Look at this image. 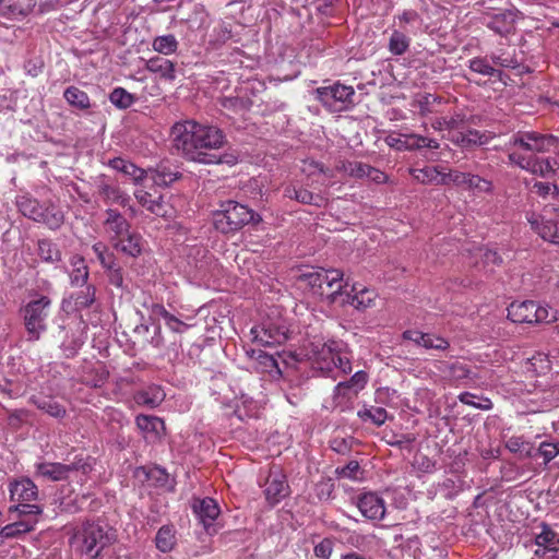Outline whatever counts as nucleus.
I'll return each instance as SVG.
<instances>
[{
    "instance_id": "7ed1b4c3",
    "label": "nucleus",
    "mask_w": 559,
    "mask_h": 559,
    "mask_svg": "<svg viewBox=\"0 0 559 559\" xmlns=\"http://www.w3.org/2000/svg\"><path fill=\"white\" fill-rule=\"evenodd\" d=\"M173 143L176 151L189 162L204 164L210 154L200 151V122L185 120L171 128Z\"/></svg>"
},
{
    "instance_id": "2eb2a0df",
    "label": "nucleus",
    "mask_w": 559,
    "mask_h": 559,
    "mask_svg": "<svg viewBox=\"0 0 559 559\" xmlns=\"http://www.w3.org/2000/svg\"><path fill=\"white\" fill-rule=\"evenodd\" d=\"M105 215L103 226L111 243L121 237L128 236L131 224L120 212L115 209H107Z\"/></svg>"
},
{
    "instance_id": "c85d7f7f",
    "label": "nucleus",
    "mask_w": 559,
    "mask_h": 559,
    "mask_svg": "<svg viewBox=\"0 0 559 559\" xmlns=\"http://www.w3.org/2000/svg\"><path fill=\"white\" fill-rule=\"evenodd\" d=\"M155 546L164 554L173 551L177 545V532L173 524H166L158 528L155 535Z\"/></svg>"
},
{
    "instance_id": "052dcab7",
    "label": "nucleus",
    "mask_w": 559,
    "mask_h": 559,
    "mask_svg": "<svg viewBox=\"0 0 559 559\" xmlns=\"http://www.w3.org/2000/svg\"><path fill=\"white\" fill-rule=\"evenodd\" d=\"M221 105L233 111L247 110L251 106V102L238 96H225L221 99Z\"/></svg>"
},
{
    "instance_id": "58836bf2",
    "label": "nucleus",
    "mask_w": 559,
    "mask_h": 559,
    "mask_svg": "<svg viewBox=\"0 0 559 559\" xmlns=\"http://www.w3.org/2000/svg\"><path fill=\"white\" fill-rule=\"evenodd\" d=\"M75 310L91 308L96 301V287L94 285H85L81 289L71 295Z\"/></svg>"
},
{
    "instance_id": "4c0bfd02",
    "label": "nucleus",
    "mask_w": 559,
    "mask_h": 559,
    "mask_svg": "<svg viewBox=\"0 0 559 559\" xmlns=\"http://www.w3.org/2000/svg\"><path fill=\"white\" fill-rule=\"evenodd\" d=\"M532 132V154L536 155L543 154V153H549L552 152L554 146L557 144V136L552 134H543L536 131Z\"/></svg>"
},
{
    "instance_id": "79ce46f5",
    "label": "nucleus",
    "mask_w": 559,
    "mask_h": 559,
    "mask_svg": "<svg viewBox=\"0 0 559 559\" xmlns=\"http://www.w3.org/2000/svg\"><path fill=\"white\" fill-rule=\"evenodd\" d=\"M109 166L115 170L121 171L127 176H130L134 181L142 180L145 175V171L142 168L121 157H115L110 159Z\"/></svg>"
},
{
    "instance_id": "a18cd8bd",
    "label": "nucleus",
    "mask_w": 559,
    "mask_h": 559,
    "mask_svg": "<svg viewBox=\"0 0 559 559\" xmlns=\"http://www.w3.org/2000/svg\"><path fill=\"white\" fill-rule=\"evenodd\" d=\"M324 272V269L305 272L299 275L298 281L309 287L314 295H319L322 288V281L326 280V277H323Z\"/></svg>"
},
{
    "instance_id": "774afa93",
    "label": "nucleus",
    "mask_w": 559,
    "mask_h": 559,
    "mask_svg": "<svg viewBox=\"0 0 559 559\" xmlns=\"http://www.w3.org/2000/svg\"><path fill=\"white\" fill-rule=\"evenodd\" d=\"M538 453L543 456L545 464L549 463L559 455V444L557 442H542Z\"/></svg>"
},
{
    "instance_id": "49530a36",
    "label": "nucleus",
    "mask_w": 559,
    "mask_h": 559,
    "mask_svg": "<svg viewBox=\"0 0 559 559\" xmlns=\"http://www.w3.org/2000/svg\"><path fill=\"white\" fill-rule=\"evenodd\" d=\"M152 46L156 52L167 56L177 51L179 43L175 35L167 34L154 38Z\"/></svg>"
},
{
    "instance_id": "a211bd4d",
    "label": "nucleus",
    "mask_w": 559,
    "mask_h": 559,
    "mask_svg": "<svg viewBox=\"0 0 559 559\" xmlns=\"http://www.w3.org/2000/svg\"><path fill=\"white\" fill-rule=\"evenodd\" d=\"M95 188L98 195L107 204L116 203L126 206L130 201V198L104 175L95 179Z\"/></svg>"
},
{
    "instance_id": "f257e3e1",
    "label": "nucleus",
    "mask_w": 559,
    "mask_h": 559,
    "mask_svg": "<svg viewBox=\"0 0 559 559\" xmlns=\"http://www.w3.org/2000/svg\"><path fill=\"white\" fill-rule=\"evenodd\" d=\"M531 131H518L510 136L506 143L509 163L533 175L547 179L555 178L559 173L558 159L531 155Z\"/></svg>"
},
{
    "instance_id": "9d476101",
    "label": "nucleus",
    "mask_w": 559,
    "mask_h": 559,
    "mask_svg": "<svg viewBox=\"0 0 559 559\" xmlns=\"http://www.w3.org/2000/svg\"><path fill=\"white\" fill-rule=\"evenodd\" d=\"M323 277L326 280L322 281L319 296L330 305L340 306L348 286V283L344 282L343 272L336 269L325 270Z\"/></svg>"
},
{
    "instance_id": "f3484780",
    "label": "nucleus",
    "mask_w": 559,
    "mask_h": 559,
    "mask_svg": "<svg viewBox=\"0 0 559 559\" xmlns=\"http://www.w3.org/2000/svg\"><path fill=\"white\" fill-rule=\"evenodd\" d=\"M227 142L226 134L216 126L200 122V151L213 154Z\"/></svg>"
},
{
    "instance_id": "1a4fd4ad",
    "label": "nucleus",
    "mask_w": 559,
    "mask_h": 559,
    "mask_svg": "<svg viewBox=\"0 0 559 559\" xmlns=\"http://www.w3.org/2000/svg\"><path fill=\"white\" fill-rule=\"evenodd\" d=\"M92 471L90 462L81 456H75L70 464L59 462H40L35 464V475L51 481L67 480L70 473L82 472L84 475Z\"/></svg>"
},
{
    "instance_id": "13d9d810",
    "label": "nucleus",
    "mask_w": 559,
    "mask_h": 559,
    "mask_svg": "<svg viewBox=\"0 0 559 559\" xmlns=\"http://www.w3.org/2000/svg\"><path fill=\"white\" fill-rule=\"evenodd\" d=\"M108 283L121 292L127 289V285L124 284L123 269L115 263L110 267L105 270Z\"/></svg>"
},
{
    "instance_id": "4be33fe9",
    "label": "nucleus",
    "mask_w": 559,
    "mask_h": 559,
    "mask_svg": "<svg viewBox=\"0 0 559 559\" xmlns=\"http://www.w3.org/2000/svg\"><path fill=\"white\" fill-rule=\"evenodd\" d=\"M449 139L453 144L468 150L475 146L488 144L492 139V135L490 132H480L475 129H467L465 131L462 130L452 133Z\"/></svg>"
},
{
    "instance_id": "bb28decb",
    "label": "nucleus",
    "mask_w": 559,
    "mask_h": 559,
    "mask_svg": "<svg viewBox=\"0 0 559 559\" xmlns=\"http://www.w3.org/2000/svg\"><path fill=\"white\" fill-rule=\"evenodd\" d=\"M150 174L153 183L159 187H168L180 178V173L167 163L158 164Z\"/></svg>"
},
{
    "instance_id": "0eeeda50",
    "label": "nucleus",
    "mask_w": 559,
    "mask_h": 559,
    "mask_svg": "<svg viewBox=\"0 0 559 559\" xmlns=\"http://www.w3.org/2000/svg\"><path fill=\"white\" fill-rule=\"evenodd\" d=\"M508 318L514 323H550L558 319L557 310L533 300L514 301L508 307Z\"/></svg>"
},
{
    "instance_id": "473e14b6",
    "label": "nucleus",
    "mask_w": 559,
    "mask_h": 559,
    "mask_svg": "<svg viewBox=\"0 0 559 559\" xmlns=\"http://www.w3.org/2000/svg\"><path fill=\"white\" fill-rule=\"evenodd\" d=\"M532 228L544 239L552 243H559V223L552 219L542 218L531 221Z\"/></svg>"
},
{
    "instance_id": "9b49d317",
    "label": "nucleus",
    "mask_w": 559,
    "mask_h": 559,
    "mask_svg": "<svg viewBox=\"0 0 559 559\" xmlns=\"http://www.w3.org/2000/svg\"><path fill=\"white\" fill-rule=\"evenodd\" d=\"M516 12L513 10H501L499 12H485L481 21L483 24L495 34L507 37L515 32Z\"/></svg>"
},
{
    "instance_id": "37998d69",
    "label": "nucleus",
    "mask_w": 559,
    "mask_h": 559,
    "mask_svg": "<svg viewBox=\"0 0 559 559\" xmlns=\"http://www.w3.org/2000/svg\"><path fill=\"white\" fill-rule=\"evenodd\" d=\"M37 252L45 262L55 263L61 261V251L50 239L38 240Z\"/></svg>"
},
{
    "instance_id": "f03ea898",
    "label": "nucleus",
    "mask_w": 559,
    "mask_h": 559,
    "mask_svg": "<svg viewBox=\"0 0 559 559\" xmlns=\"http://www.w3.org/2000/svg\"><path fill=\"white\" fill-rule=\"evenodd\" d=\"M117 532L105 521H86L73 531L69 539L75 554L85 559H103L102 551L115 544Z\"/></svg>"
},
{
    "instance_id": "338daca9",
    "label": "nucleus",
    "mask_w": 559,
    "mask_h": 559,
    "mask_svg": "<svg viewBox=\"0 0 559 559\" xmlns=\"http://www.w3.org/2000/svg\"><path fill=\"white\" fill-rule=\"evenodd\" d=\"M369 380V376L366 371H356L348 380L344 381L354 392L359 393L365 389Z\"/></svg>"
},
{
    "instance_id": "0e129e2a",
    "label": "nucleus",
    "mask_w": 559,
    "mask_h": 559,
    "mask_svg": "<svg viewBox=\"0 0 559 559\" xmlns=\"http://www.w3.org/2000/svg\"><path fill=\"white\" fill-rule=\"evenodd\" d=\"M425 340L424 348L426 349L447 350L450 347L447 338L433 333H427Z\"/></svg>"
},
{
    "instance_id": "e433bc0d",
    "label": "nucleus",
    "mask_w": 559,
    "mask_h": 559,
    "mask_svg": "<svg viewBox=\"0 0 559 559\" xmlns=\"http://www.w3.org/2000/svg\"><path fill=\"white\" fill-rule=\"evenodd\" d=\"M35 5L36 0H8V8L3 11V17H24L33 11Z\"/></svg>"
},
{
    "instance_id": "4468645a",
    "label": "nucleus",
    "mask_w": 559,
    "mask_h": 559,
    "mask_svg": "<svg viewBox=\"0 0 559 559\" xmlns=\"http://www.w3.org/2000/svg\"><path fill=\"white\" fill-rule=\"evenodd\" d=\"M253 340L263 346H275L285 343L288 338V329L283 324L265 323L251 329Z\"/></svg>"
},
{
    "instance_id": "ea45409f",
    "label": "nucleus",
    "mask_w": 559,
    "mask_h": 559,
    "mask_svg": "<svg viewBox=\"0 0 559 559\" xmlns=\"http://www.w3.org/2000/svg\"><path fill=\"white\" fill-rule=\"evenodd\" d=\"M67 103L79 110H87L91 108V99L88 95L76 86H69L63 92Z\"/></svg>"
},
{
    "instance_id": "8fccbe9b",
    "label": "nucleus",
    "mask_w": 559,
    "mask_h": 559,
    "mask_svg": "<svg viewBox=\"0 0 559 559\" xmlns=\"http://www.w3.org/2000/svg\"><path fill=\"white\" fill-rule=\"evenodd\" d=\"M358 393L354 392L352 388L344 381L338 382L333 390V402L336 407L344 409L346 404L353 400Z\"/></svg>"
},
{
    "instance_id": "5fc2aeb1",
    "label": "nucleus",
    "mask_w": 559,
    "mask_h": 559,
    "mask_svg": "<svg viewBox=\"0 0 559 559\" xmlns=\"http://www.w3.org/2000/svg\"><path fill=\"white\" fill-rule=\"evenodd\" d=\"M92 250L104 270L117 263L115 254L108 249V247L105 243L100 241L96 242L93 245Z\"/></svg>"
},
{
    "instance_id": "09e8293b",
    "label": "nucleus",
    "mask_w": 559,
    "mask_h": 559,
    "mask_svg": "<svg viewBox=\"0 0 559 559\" xmlns=\"http://www.w3.org/2000/svg\"><path fill=\"white\" fill-rule=\"evenodd\" d=\"M411 45V39L400 31H393L389 39V51L394 56L405 53Z\"/></svg>"
},
{
    "instance_id": "4d7b16f0",
    "label": "nucleus",
    "mask_w": 559,
    "mask_h": 559,
    "mask_svg": "<svg viewBox=\"0 0 559 559\" xmlns=\"http://www.w3.org/2000/svg\"><path fill=\"white\" fill-rule=\"evenodd\" d=\"M476 395L471 392H463L459 395V401L465 405L472 406L481 411H490L493 407V404L488 397H480L479 402H477Z\"/></svg>"
},
{
    "instance_id": "dca6fc26",
    "label": "nucleus",
    "mask_w": 559,
    "mask_h": 559,
    "mask_svg": "<svg viewBox=\"0 0 559 559\" xmlns=\"http://www.w3.org/2000/svg\"><path fill=\"white\" fill-rule=\"evenodd\" d=\"M356 506L368 520L381 521L385 515V502L374 492H365L357 498Z\"/></svg>"
},
{
    "instance_id": "a19ab883",
    "label": "nucleus",
    "mask_w": 559,
    "mask_h": 559,
    "mask_svg": "<svg viewBox=\"0 0 559 559\" xmlns=\"http://www.w3.org/2000/svg\"><path fill=\"white\" fill-rule=\"evenodd\" d=\"M35 522L17 521L3 526L0 530V543L3 539L16 538L34 530Z\"/></svg>"
},
{
    "instance_id": "cd10ccee",
    "label": "nucleus",
    "mask_w": 559,
    "mask_h": 559,
    "mask_svg": "<svg viewBox=\"0 0 559 559\" xmlns=\"http://www.w3.org/2000/svg\"><path fill=\"white\" fill-rule=\"evenodd\" d=\"M145 68L166 81H174L176 79L175 63L164 57L155 56L150 58L146 61Z\"/></svg>"
},
{
    "instance_id": "423d86ee",
    "label": "nucleus",
    "mask_w": 559,
    "mask_h": 559,
    "mask_svg": "<svg viewBox=\"0 0 559 559\" xmlns=\"http://www.w3.org/2000/svg\"><path fill=\"white\" fill-rule=\"evenodd\" d=\"M50 307L51 299L47 296H40L38 299L28 301L21 309L24 326L27 332V341H38L41 334L46 332V321L49 317Z\"/></svg>"
},
{
    "instance_id": "6e6d98bb",
    "label": "nucleus",
    "mask_w": 559,
    "mask_h": 559,
    "mask_svg": "<svg viewBox=\"0 0 559 559\" xmlns=\"http://www.w3.org/2000/svg\"><path fill=\"white\" fill-rule=\"evenodd\" d=\"M468 68L476 73L486 76H495L501 74L499 70H496L486 58L476 57L468 61Z\"/></svg>"
},
{
    "instance_id": "603ef678",
    "label": "nucleus",
    "mask_w": 559,
    "mask_h": 559,
    "mask_svg": "<svg viewBox=\"0 0 559 559\" xmlns=\"http://www.w3.org/2000/svg\"><path fill=\"white\" fill-rule=\"evenodd\" d=\"M506 448L512 453H519L524 457L533 456V447L523 437L512 436L506 441Z\"/></svg>"
},
{
    "instance_id": "ddd939ff",
    "label": "nucleus",
    "mask_w": 559,
    "mask_h": 559,
    "mask_svg": "<svg viewBox=\"0 0 559 559\" xmlns=\"http://www.w3.org/2000/svg\"><path fill=\"white\" fill-rule=\"evenodd\" d=\"M193 512L198 516L200 523L203 525L209 535L217 533V525L215 521L219 515V507L213 498H203L195 500L192 506Z\"/></svg>"
},
{
    "instance_id": "c03bdc74",
    "label": "nucleus",
    "mask_w": 559,
    "mask_h": 559,
    "mask_svg": "<svg viewBox=\"0 0 559 559\" xmlns=\"http://www.w3.org/2000/svg\"><path fill=\"white\" fill-rule=\"evenodd\" d=\"M357 416L362 421H370L373 425L380 427V426H382L386 421V419H388V412L385 411L384 407H381V406H379V407H376V406L367 407V406H365L362 409L358 411Z\"/></svg>"
},
{
    "instance_id": "b1692460",
    "label": "nucleus",
    "mask_w": 559,
    "mask_h": 559,
    "mask_svg": "<svg viewBox=\"0 0 559 559\" xmlns=\"http://www.w3.org/2000/svg\"><path fill=\"white\" fill-rule=\"evenodd\" d=\"M112 247L122 253L136 258L143 250V238L139 233L130 230L128 236L121 237L114 241Z\"/></svg>"
},
{
    "instance_id": "aec40b11",
    "label": "nucleus",
    "mask_w": 559,
    "mask_h": 559,
    "mask_svg": "<svg viewBox=\"0 0 559 559\" xmlns=\"http://www.w3.org/2000/svg\"><path fill=\"white\" fill-rule=\"evenodd\" d=\"M536 545L535 556L538 559H559V537L547 526L536 536Z\"/></svg>"
},
{
    "instance_id": "c756f323",
    "label": "nucleus",
    "mask_w": 559,
    "mask_h": 559,
    "mask_svg": "<svg viewBox=\"0 0 559 559\" xmlns=\"http://www.w3.org/2000/svg\"><path fill=\"white\" fill-rule=\"evenodd\" d=\"M151 312L152 314L164 319L166 326L175 333L182 334L191 326V324L183 322L167 311L162 304H153L151 307Z\"/></svg>"
},
{
    "instance_id": "bf43d9fd",
    "label": "nucleus",
    "mask_w": 559,
    "mask_h": 559,
    "mask_svg": "<svg viewBox=\"0 0 559 559\" xmlns=\"http://www.w3.org/2000/svg\"><path fill=\"white\" fill-rule=\"evenodd\" d=\"M463 186L477 192L490 193L492 191V182L490 180L469 173Z\"/></svg>"
},
{
    "instance_id": "de8ad7c7",
    "label": "nucleus",
    "mask_w": 559,
    "mask_h": 559,
    "mask_svg": "<svg viewBox=\"0 0 559 559\" xmlns=\"http://www.w3.org/2000/svg\"><path fill=\"white\" fill-rule=\"evenodd\" d=\"M110 103L118 109H128L136 100V97L123 87H115L109 94Z\"/></svg>"
},
{
    "instance_id": "20e7f679",
    "label": "nucleus",
    "mask_w": 559,
    "mask_h": 559,
    "mask_svg": "<svg viewBox=\"0 0 559 559\" xmlns=\"http://www.w3.org/2000/svg\"><path fill=\"white\" fill-rule=\"evenodd\" d=\"M261 217L248 206L236 201L228 200L213 213V224L222 234H234L249 223H259Z\"/></svg>"
},
{
    "instance_id": "72a5a7b5",
    "label": "nucleus",
    "mask_w": 559,
    "mask_h": 559,
    "mask_svg": "<svg viewBox=\"0 0 559 559\" xmlns=\"http://www.w3.org/2000/svg\"><path fill=\"white\" fill-rule=\"evenodd\" d=\"M29 402L34 404L38 409L55 418H63L67 414L64 406L48 396L33 395L31 396Z\"/></svg>"
},
{
    "instance_id": "f704fd0d",
    "label": "nucleus",
    "mask_w": 559,
    "mask_h": 559,
    "mask_svg": "<svg viewBox=\"0 0 559 559\" xmlns=\"http://www.w3.org/2000/svg\"><path fill=\"white\" fill-rule=\"evenodd\" d=\"M413 178L423 185H443L444 180L441 178V168L435 166H426L424 168L411 169Z\"/></svg>"
},
{
    "instance_id": "412c9836",
    "label": "nucleus",
    "mask_w": 559,
    "mask_h": 559,
    "mask_svg": "<svg viewBox=\"0 0 559 559\" xmlns=\"http://www.w3.org/2000/svg\"><path fill=\"white\" fill-rule=\"evenodd\" d=\"M9 492L11 501L15 502H32L38 498V488L28 477L10 481Z\"/></svg>"
},
{
    "instance_id": "39448f33",
    "label": "nucleus",
    "mask_w": 559,
    "mask_h": 559,
    "mask_svg": "<svg viewBox=\"0 0 559 559\" xmlns=\"http://www.w3.org/2000/svg\"><path fill=\"white\" fill-rule=\"evenodd\" d=\"M352 356L345 343L336 340H329L318 352L313 361V368L329 377L334 369H338L342 373L352 372Z\"/></svg>"
},
{
    "instance_id": "3c124183",
    "label": "nucleus",
    "mask_w": 559,
    "mask_h": 559,
    "mask_svg": "<svg viewBox=\"0 0 559 559\" xmlns=\"http://www.w3.org/2000/svg\"><path fill=\"white\" fill-rule=\"evenodd\" d=\"M240 160V155L236 150H228L222 154H217L216 152L210 154L206 158V162L203 165H228L235 166Z\"/></svg>"
},
{
    "instance_id": "6ab92c4d",
    "label": "nucleus",
    "mask_w": 559,
    "mask_h": 559,
    "mask_svg": "<svg viewBox=\"0 0 559 559\" xmlns=\"http://www.w3.org/2000/svg\"><path fill=\"white\" fill-rule=\"evenodd\" d=\"M376 297L374 290L366 287L358 288L356 285H353L350 292L346 289L340 306H352L359 311H364L373 307Z\"/></svg>"
},
{
    "instance_id": "864d4df0",
    "label": "nucleus",
    "mask_w": 559,
    "mask_h": 559,
    "mask_svg": "<svg viewBox=\"0 0 559 559\" xmlns=\"http://www.w3.org/2000/svg\"><path fill=\"white\" fill-rule=\"evenodd\" d=\"M136 427L143 432L158 433L164 428V421L152 415H138L135 418Z\"/></svg>"
},
{
    "instance_id": "2f4dec72",
    "label": "nucleus",
    "mask_w": 559,
    "mask_h": 559,
    "mask_svg": "<svg viewBox=\"0 0 559 559\" xmlns=\"http://www.w3.org/2000/svg\"><path fill=\"white\" fill-rule=\"evenodd\" d=\"M15 205L23 216L36 222L37 217H39V211L43 206V203L33 198L31 194L25 193L16 197Z\"/></svg>"
},
{
    "instance_id": "69168bd1",
    "label": "nucleus",
    "mask_w": 559,
    "mask_h": 559,
    "mask_svg": "<svg viewBox=\"0 0 559 559\" xmlns=\"http://www.w3.org/2000/svg\"><path fill=\"white\" fill-rule=\"evenodd\" d=\"M439 487L447 499H453L462 490V481L460 479L445 478Z\"/></svg>"
},
{
    "instance_id": "6e6552de",
    "label": "nucleus",
    "mask_w": 559,
    "mask_h": 559,
    "mask_svg": "<svg viewBox=\"0 0 559 559\" xmlns=\"http://www.w3.org/2000/svg\"><path fill=\"white\" fill-rule=\"evenodd\" d=\"M314 93L316 98L331 112H341L354 105L355 90L338 82L318 87Z\"/></svg>"
},
{
    "instance_id": "5701e85b",
    "label": "nucleus",
    "mask_w": 559,
    "mask_h": 559,
    "mask_svg": "<svg viewBox=\"0 0 559 559\" xmlns=\"http://www.w3.org/2000/svg\"><path fill=\"white\" fill-rule=\"evenodd\" d=\"M289 486L281 474H271L265 481L264 495L271 506L277 504L288 496Z\"/></svg>"
},
{
    "instance_id": "e2e57ef3",
    "label": "nucleus",
    "mask_w": 559,
    "mask_h": 559,
    "mask_svg": "<svg viewBox=\"0 0 559 559\" xmlns=\"http://www.w3.org/2000/svg\"><path fill=\"white\" fill-rule=\"evenodd\" d=\"M83 341L72 334L70 337L68 336L60 345V348L62 349L64 356L67 358L74 357L79 349L82 347Z\"/></svg>"
},
{
    "instance_id": "7c9ffc66",
    "label": "nucleus",
    "mask_w": 559,
    "mask_h": 559,
    "mask_svg": "<svg viewBox=\"0 0 559 559\" xmlns=\"http://www.w3.org/2000/svg\"><path fill=\"white\" fill-rule=\"evenodd\" d=\"M165 392L159 385H150L146 389L138 392L134 396L135 402L139 405L155 408L162 404L165 400Z\"/></svg>"
},
{
    "instance_id": "393cba45",
    "label": "nucleus",
    "mask_w": 559,
    "mask_h": 559,
    "mask_svg": "<svg viewBox=\"0 0 559 559\" xmlns=\"http://www.w3.org/2000/svg\"><path fill=\"white\" fill-rule=\"evenodd\" d=\"M36 223H41L51 230H58L64 223V214L57 205L43 203Z\"/></svg>"
},
{
    "instance_id": "c9c22d12",
    "label": "nucleus",
    "mask_w": 559,
    "mask_h": 559,
    "mask_svg": "<svg viewBox=\"0 0 559 559\" xmlns=\"http://www.w3.org/2000/svg\"><path fill=\"white\" fill-rule=\"evenodd\" d=\"M73 270L70 273V284L72 287H83L87 284L90 276L88 267L82 257L75 255L71 259Z\"/></svg>"
},
{
    "instance_id": "f8f14e48",
    "label": "nucleus",
    "mask_w": 559,
    "mask_h": 559,
    "mask_svg": "<svg viewBox=\"0 0 559 559\" xmlns=\"http://www.w3.org/2000/svg\"><path fill=\"white\" fill-rule=\"evenodd\" d=\"M134 197L143 207L156 216L171 217L174 214L171 206L165 202L164 197L155 189L148 191L140 187L134 191Z\"/></svg>"
},
{
    "instance_id": "a878e982",
    "label": "nucleus",
    "mask_w": 559,
    "mask_h": 559,
    "mask_svg": "<svg viewBox=\"0 0 559 559\" xmlns=\"http://www.w3.org/2000/svg\"><path fill=\"white\" fill-rule=\"evenodd\" d=\"M284 195L301 204H310L319 207L323 206L325 203V199L322 195L314 194L311 191L295 185H288L285 187Z\"/></svg>"
},
{
    "instance_id": "680f3d73",
    "label": "nucleus",
    "mask_w": 559,
    "mask_h": 559,
    "mask_svg": "<svg viewBox=\"0 0 559 559\" xmlns=\"http://www.w3.org/2000/svg\"><path fill=\"white\" fill-rule=\"evenodd\" d=\"M397 399V391L389 386L379 388L374 392L376 403L384 406H392Z\"/></svg>"
}]
</instances>
